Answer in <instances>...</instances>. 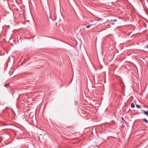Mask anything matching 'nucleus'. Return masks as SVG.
<instances>
[{"mask_svg":"<svg viewBox=\"0 0 148 148\" xmlns=\"http://www.w3.org/2000/svg\"><path fill=\"white\" fill-rule=\"evenodd\" d=\"M112 24H114V23H112Z\"/></svg>","mask_w":148,"mask_h":148,"instance_id":"9d476101","label":"nucleus"},{"mask_svg":"<svg viewBox=\"0 0 148 148\" xmlns=\"http://www.w3.org/2000/svg\"><path fill=\"white\" fill-rule=\"evenodd\" d=\"M122 119H123V120H124V119H123V117H122Z\"/></svg>","mask_w":148,"mask_h":148,"instance_id":"1a4fd4ad","label":"nucleus"},{"mask_svg":"<svg viewBox=\"0 0 148 148\" xmlns=\"http://www.w3.org/2000/svg\"><path fill=\"white\" fill-rule=\"evenodd\" d=\"M94 25V24L88 25H86V28H90L91 26H92Z\"/></svg>","mask_w":148,"mask_h":148,"instance_id":"f03ea898","label":"nucleus"},{"mask_svg":"<svg viewBox=\"0 0 148 148\" xmlns=\"http://www.w3.org/2000/svg\"><path fill=\"white\" fill-rule=\"evenodd\" d=\"M143 113L145 115H148V110L147 111H145V110L143 111Z\"/></svg>","mask_w":148,"mask_h":148,"instance_id":"20e7f679","label":"nucleus"},{"mask_svg":"<svg viewBox=\"0 0 148 148\" xmlns=\"http://www.w3.org/2000/svg\"><path fill=\"white\" fill-rule=\"evenodd\" d=\"M147 48H148V45L147 46Z\"/></svg>","mask_w":148,"mask_h":148,"instance_id":"9b49d317","label":"nucleus"},{"mask_svg":"<svg viewBox=\"0 0 148 148\" xmlns=\"http://www.w3.org/2000/svg\"><path fill=\"white\" fill-rule=\"evenodd\" d=\"M136 107L137 108H140L141 107L138 104L136 105Z\"/></svg>","mask_w":148,"mask_h":148,"instance_id":"423d86ee","label":"nucleus"},{"mask_svg":"<svg viewBox=\"0 0 148 148\" xmlns=\"http://www.w3.org/2000/svg\"><path fill=\"white\" fill-rule=\"evenodd\" d=\"M116 21H117V20H116V19H114V22H116Z\"/></svg>","mask_w":148,"mask_h":148,"instance_id":"6e6552de","label":"nucleus"},{"mask_svg":"<svg viewBox=\"0 0 148 148\" xmlns=\"http://www.w3.org/2000/svg\"><path fill=\"white\" fill-rule=\"evenodd\" d=\"M10 84L9 83L6 84L4 85V86L6 88H7L10 86Z\"/></svg>","mask_w":148,"mask_h":148,"instance_id":"7ed1b4c3","label":"nucleus"},{"mask_svg":"<svg viewBox=\"0 0 148 148\" xmlns=\"http://www.w3.org/2000/svg\"><path fill=\"white\" fill-rule=\"evenodd\" d=\"M51 16H50L49 18H51Z\"/></svg>","mask_w":148,"mask_h":148,"instance_id":"f8f14e48","label":"nucleus"},{"mask_svg":"<svg viewBox=\"0 0 148 148\" xmlns=\"http://www.w3.org/2000/svg\"><path fill=\"white\" fill-rule=\"evenodd\" d=\"M75 105H77L78 104V103L77 101H75Z\"/></svg>","mask_w":148,"mask_h":148,"instance_id":"0eeeda50","label":"nucleus"},{"mask_svg":"<svg viewBox=\"0 0 148 148\" xmlns=\"http://www.w3.org/2000/svg\"><path fill=\"white\" fill-rule=\"evenodd\" d=\"M142 119L144 122L147 124H148V121L145 118H143Z\"/></svg>","mask_w":148,"mask_h":148,"instance_id":"f257e3e1","label":"nucleus"},{"mask_svg":"<svg viewBox=\"0 0 148 148\" xmlns=\"http://www.w3.org/2000/svg\"><path fill=\"white\" fill-rule=\"evenodd\" d=\"M134 107H135V106H134V104L133 103H132L131 104V108H134Z\"/></svg>","mask_w":148,"mask_h":148,"instance_id":"39448f33","label":"nucleus"}]
</instances>
